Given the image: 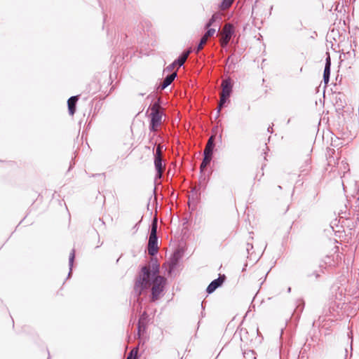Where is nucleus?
Returning <instances> with one entry per match:
<instances>
[{"instance_id": "nucleus-1", "label": "nucleus", "mask_w": 359, "mask_h": 359, "mask_svg": "<svg viewBox=\"0 0 359 359\" xmlns=\"http://www.w3.org/2000/svg\"><path fill=\"white\" fill-rule=\"evenodd\" d=\"M157 274L156 271H153L150 273L149 269L147 266H144L142 269V274L140 275L139 283L143 288H147L152 285V299L154 301L156 297L157 291Z\"/></svg>"}, {"instance_id": "nucleus-2", "label": "nucleus", "mask_w": 359, "mask_h": 359, "mask_svg": "<svg viewBox=\"0 0 359 359\" xmlns=\"http://www.w3.org/2000/svg\"><path fill=\"white\" fill-rule=\"evenodd\" d=\"M157 208L154 210V216L153 219L152 228L148 243V253L150 256L154 257L157 253Z\"/></svg>"}, {"instance_id": "nucleus-3", "label": "nucleus", "mask_w": 359, "mask_h": 359, "mask_svg": "<svg viewBox=\"0 0 359 359\" xmlns=\"http://www.w3.org/2000/svg\"><path fill=\"white\" fill-rule=\"evenodd\" d=\"M233 32V27L231 24H226L224 26L223 29L221 32L222 38L220 41L222 46L224 47L228 44Z\"/></svg>"}, {"instance_id": "nucleus-4", "label": "nucleus", "mask_w": 359, "mask_h": 359, "mask_svg": "<svg viewBox=\"0 0 359 359\" xmlns=\"http://www.w3.org/2000/svg\"><path fill=\"white\" fill-rule=\"evenodd\" d=\"M222 90L221 97H229L232 91V84L230 79H225L222 83Z\"/></svg>"}, {"instance_id": "nucleus-5", "label": "nucleus", "mask_w": 359, "mask_h": 359, "mask_svg": "<svg viewBox=\"0 0 359 359\" xmlns=\"http://www.w3.org/2000/svg\"><path fill=\"white\" fill-rule=\"evenodd\" d=\"M224 280V276H220L217 279L214 280L207 287V292L208 293L213 292L219 286H220Z\"/></svg>"}, {"instance_id": "nucleus-6", "label": "nucleus", "mask_w": 359, "mask_h": 359, "mask_svg": "<svg viewBox=\"0 0 359 359\" xmlns=\"http://www.w3.org/2000/svg\"><path fill=\"white\" fill-rule=\"evenodd\" d=\"M78 100V96H72L67 101L68 110L71 116H73L76 111V104Z\"/></svg>"}, {"instance_id": "nucleus-7", "label": "nucleus", "mask_w": 359, "mask_h": 359, "mask_svg": "<svg viewBox=\"0 0 359 359\" xmlns=\"http://www.w3.org/2000/svg\"><path fill=\"white\" fill-rule=\"evenodd\" d=\"M150 115L151 116V128L155 132L156 130V123L157 122V102L152 104Z\"/></svg>"}, {"instance_id": "nucleus-8", "label": "nucleus", "mask_w": 359, "mask_h": 359, "mask_svg": "<svg viewBox=\"0 0 359 359\" xmlns=\"http://www.w3.org/2000/svg\"><path fill=\"white\" fill-rule=\"evenodd\" d=\"M177 76V72H173L166 76L163 82L161 85V88L162 90L165 89L166 87H168L175 79V78Z\"/></svg>"}, {"instance_id": "nucleus-9", "label": "nucleus", "mask_w": 359, "mask_h": 359, "mask_svg": "<svg viewBox=\"0 0 359 359\" xmlns=\"http://www.w3.org/2000/svg\"><path fill=\"white\" fill-rule=\"evenodd\" d=\"M330 57L328 56V57L326 60L325 67L324 69V74H323V80L325 83H327L329 82L330 79Z\"/></svg>"}, {"instance_id": "nucleus-10", "label": "nucleus", "mask_w": 359, "mask_h": 359, "mask_svg": "<svg viewBox=\"0 0 359 359\" xmlns=\"http://www.w3.org/2000/svg\"><path fill=\"white\" fill-rule=\"evenodd\" d=\"M181 252L180 250H176L172 257L170 258V269H172L178 262V260L181 258Z\"/></svg>"}, {"instance_id": "nucleus-11", "label": "nucleus", "mask_w": 359, "mask_h": 359, "mask_svg": "<svg viewBox=\"0 0 359 359\" xmlns=\"http://www.w3.org/2000/svg\"><path fill=\"white\" fill-rule=\"evenodd\" d=\"M161 149L160 144H158V179L161 177L162 172L163 171L165 163H163L162 159L161 158Z\"/></svg>"}, {"instance_id": "nucleus-12", "label": "nucleus", "mask_w": 359, "mask_h": 359, "mask_svg": "<svg viewBox=\"0 0 359 359\" xmlns=\"http://www.w3.org/2000/svg\"><path fill=\"white\" fill-rule=\"evenodd\" d=\"M190 53H191L190 50H189L186 52H184L182 53V55L177 60L175 61V62H177V65H178L179 67H181L182 65H183V64L187 60Z\"/></svg>"}, {"instance_id": "nucleus-13", "label": "nucleus", "mask_w": 359, "mask_h": 359, "mask_svg": "<svg viewBox=\"0 0 359 359\" xmlns=\"http://www.w3.org/2000/svg\"><path fill=\"white\" fill-rule=\"evenodd\" d=\"M166 118L165 114H163V109L160 107V99L158 98V124L164 123Z\"/></svg>"}, {"instance_id": "nucleus-14", "label": "nucleus", "mask_w": 359, "mask_h": 359, "mask_svg": "<svg viewBox=\"0 0 359 359\" xmlns=\"http://www.w3.org/2000/svg\"><path fill=\"white\" fill-rule=\"evenodd\" d=\"M220 17H219V15L217 14V13H215L212 18L210 19V20L208 21V22L205 25V28L206 29H208L217 19H219Z\"/></svg>"}, {"instance_id": "nucleus-15", "label": "nucleus", "mask_w": 359, "mask_h": 359, "mask_svg": "<svg viewBox=\"0 0 359 359\" xmlns=\"http://www.w3.org/2000/svg\"><path fill=\"white\" fill-rule=\"evenodd\" d=\"M233 1L234 0H223V1L221 4V6H220L222 10L227 9L229 7H230V6L232 4Z\"/></svg>"}, {"instance_id": "nucleus-16", "label": "nucleus", "mask_w": 359, "mask_h": 359, "mask_svg": "<svg viewBox=\"0 0 359 359\" xmlns=\"http://www.w3.org/2000/svg\"><path fill=\"white\" fill-rule=\"evenodd\" d=\"M211 160H212L211 157L204 156L203 161L201 165V171H203V170L210 163Z\"/></svg>"}, {"instance_id": "nucleus-17", "label": "nucleus", "mask_w": 359, "mask_h": 359, "mask_svg": "<svg viewBox=\"0 0 359 359\" xmlns=\"http://www.w3.org/2000/svg\"><path fill=\"white\" fill-rule=\"evenodd\" d=\"M138 348H133L128 355L126 359H137V358Z\"/></svg>"}, {"instance_id": "nucleus-18", "label": "nucleus", "mask_w": 359, "mask_h": 359, "mask_svg": "<svg viewBox=\"0 0 359 359\" xmlns=\"http://www.w3.org/2000/svg\"><path fill=\"white\" fill-rule=\"evenodd\" d=\"M177 65V62H173L171 65H170L169 66H168L164 70H163V74L164 75L166 72L168 73H172L174 71V69L175 67V66Z\"/></svg>"}, {"instance_id": "nucleus-19", "label": "nucleus", "mask_w": 359, "mask_h": 359, "mask_svg": "<svg viewBox=\"0 0 359 359\" xmlns=\"http://www.w3.org/2000/svg\"><path fill=\"white\" fill-rule=\"evenodd\" d=\"M214 147H210V146H205V148L203 151V154L205 156H209L212 158V150Z\"/></svg>"}, {"instance_id": "nucleus-20", "label": "nucleus", "mask_w": 359, "mask_h": 359, "mask_svg": "<svg viewBox=\"0 0 359 359\" xmlns=\"http://www.w3.org/2000/svg\"><path fill=\"white\" fill-rule=\"evenodd\" d=\"M207 41H208V38H206L205 36H203L201 38V41L197 47V51L201 50L203 48V46L206 43Z\"/></svg>"}, {"instance_id": "nucleus-21", "label": "nucleus", "mask_w": 359, "mask_h": 359, "mask_svg": "<svg viewBox=\"0 0 359 359\" xmlns=\"http://www.w3.org/2000/svg\"><path fill=\"white\" fill-rule=\"evenodd\" d=\"M158 294H159L161 290V287H163V285L165 284V279L163 277H161L160 276H158Z\"/></svg>"}, {"instance_id": "nucleus-22", "label": "nucleus", "mask_w": 359, "mask_h": 359, "mask_svg": "<svg viewBox=\"0 0 359 359\" xmlns=\"http://www.w3.org/2000/svg\"><path fill=\"white\" fill-rule=\"evenodd\" d=\"M216 30L215 29H213V28H210L209 29L207 32L204 34V36L206 37V38H209L210 36H212V35H214V34L215 33Z\"/></svg>"}, {"instance_id": "nucleus-23", "label": "nucleus", "mask_w": 359, "mask_h": 359, "mask_svg": "<svg viewBox=\"0 0 359 359\" xmlns=\"http://www.w3.org/2000/svg\"><path fill=\"white\" fill-rule=\"evenodd\" d=\"M207 146H210V147H214L215 146V144H214V136H211L208 141V143L206 144Z\"/></svg>"}, {"instance_id": "nucleus-24", "label": "nucleus", "mask_w": 359, "mask_h": 359, "mask_svg": "<svg viewBox=\"0 0 359 359\" xmlns=\"http://www.w3.org/2000/svg\"><path fill=\"white\" fill-rule=\"evenodd\" d=\"M228 98L229 97H221L220 96V101H219V103L220 104V107H222L224 104V103L226 102Z\"/></svg>"}, {"instance_id": "nucleus-25", "label": "nucleus", "mask_w": 359, "mask_h": 359, "mask_svg": "<svg viewBox=\"0 0 359 359\" xmlns=\"http://www.w3.org/2000/svg\"><path fill=\"white\" fill-rule=\"evenodd\" d=\"M154 164H155V166L157 168V151L156 152V154L154 155Z\"/></svg>"}, {"instance_id": "nucleus-26", "label": "nucleus", "mask_w": 359, "mask_h": 359, "mask_svg": "<svg viewBox=\"0 0 359 359\" xmlns=\"http://www.w3.org/2000/svg\"><path fill=\"white\" fill-rule=\"evenodd\" d=\"M141 324H142V319H140L139 321V332H138L139 334H140V331H141V328H142Z\"/></svg>"}, {"instance_id": "nucleus-27", "label": "nucleus", "mask_w": 359, "mask_h": 359, "mask_svg": "<svg viewBox=\"0 0 359 359\" xmlns=\"http://www.w3.org/2000/svg\"><path fill=\"white\" fill-rule=\"evenodd\" d=\"M74 252L72 253L71 256H70V262H72L73 260H74Z\"/></svg>"}, {"instance_id": "nucleus-28", "label": "nucleus", "mask_w": 359, "mask_h": 359, "mask_svg": "<svg viewBox=\"0 0 359 359\" xmlns=\"http://www.w3.org/2000/svg\"><path fill=\"white\" fill-rule=\"evenodd\" d=\"M222 107H220V104H219V106L217 107V116L219 115V114L220 113V111H221V109H222Z\"/></svg>"}, {"instance_id": "nucleus-29", "label": "nucleus", "mask_w": 359, "mask_h": 359, "mask_svg": "<svg viewBox=\"0 0 359 359\" xmlns=\"http://www.w3.org/2000/svg\"><path fill=\"white\" fill-rule=\"evenodd\" d=\"M157 199V196L156 194H154V200L156 201Z\"/></svg>"}]
</instances>
